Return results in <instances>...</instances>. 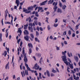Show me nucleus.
Wrapping results in <instances>:
<instances>
[{
  "label": "nucleus",
  "mask_w": 80,
  "mask_h": 80,
  "mask_svg": "<svg viewBox=\"0 0 80 80\" xmlns=\"http://www.w3.org/2000/svg\"><path fill=\"white\" fill-rule=\"evenodd\" d=\"M24 48H23V49H22V53L24 57V60L25 62V66L27 67V69L28 70V71H30L31 70V69L28 67V65L26 63H27V61H28V60L27 59V58L26 57V54L25 53V51L24 50Z\"/></svg>",
  "instance_id": "nucleus-1"
},
{
  "label": "nucleus",
  "mask_w": 80,
  "mask_h": 80,
  "mask_svg": "<svg viewBox=\"0 0 80 80\" xmlns=\"http://www.w3.org/2000/svg\"><path fill=\"white\" fill-rule=\"evenodd\" d=\"M62 59L64 63L67 66H68V65L69 64L68 62V61H67V58H66L65 57L64 58L63 57H62Z\"/></svg>",
  "instance_id": "nucleus-2"
},
{
  "label": "nucleus",
  "mask_w": 80,
  "mask_h": 80,
  "mask_svg": "<svg viewBox=\"0 0 80 80\" xmlns=\"http://www.w3.org/2000/svg\"><path fill=\"white\" fill-rule=\"evenodd\" d=\"M39 67H40L39 66H38V65L37 63H36L35 64L34 67L33 68V69H35V70H37L39 69Z\"/></svg>",
  "instance_id": "nucleus-3"
},
{
  "label": "nucleus",
  "mask_w": 80,
  "mask_h": 80,
  "mask_svg": "<svg viewBox=\"0 0 80 80\" xmlns=\"http://www.w3.org/2000/svg\"><path fill=\"white\" fill-rule=\"evenodd\" d=\"M23 12H25L26 13H29L30 12V11H28V10L25 9V8H23Z\"/></svg>",
  "instance_id": "nucleus-4"
},
{
  "label": "nucleus",
  "mask_w": 80,
  "mask_h": 80,
  "mask_svg": "<svg viewBox=\"0 0 80 80\" xmlns=\"http://www.w3.org/2000/svg\"><path fill=\"white\" fill-rule=\"evenodd\" d=\"M66 53H67V51H64V52H62V55H63L64 56H62V57H64V58H65V57H66V58H67V57H66Z\"/></svg>",
  "instance_id": "nucleus-5"
},
{
  "label": "nucleus",
  "mask_w": 80,
  "mask_h": 80,
  "mask_svg": "<svg viewBox=\"0 0 80 80\" xmlns=\"http://www.w3.org/2000/svg\"><path fill=\"white\" fill-rule=\"evenodd\" d=\"M39 77L38 76L37 77V80H40V79H42V73H39Z\"/></svg>",
  "instance_id": "nucleus-6"
},
{
  "label": "nucleus",
  "mask_w": 80,
  "mask_h": 80,
  "mask_svg": "<svg viewBox=\"0 0 80 80\" xmlns=\"http://www.w3.org/2000/svg\"><path fill=\"white\" fill-rule=\"evenodd\" d=\"M76 70L77 72H79V69L78 68H76V69L74 68V71H72V73H75V72H76Z\"/></svg>",
  "instance_id": "nucleus-7"
},
{
  "label": "nucleus",
  "mask_w": 80,
  "mask_h": 80,
  "mask_svg": "<svg viewBox=\"0 0 80 80\" xmlns=\"http://www.w3.org/2000/svg\"><path fill=\"white\" fill-rule=\"evenodd\" d=\"M43 9L42 8L40 7H38V12H40V10L41 12H43V9Z\"/></svg>",
  "instance_id": "nucleus-8"
},
{
  "label": "nucleus",
  "mask_w": 80,
  "mask_h": 80,
  "mask_svg": "<svg viewBox=\"0 0 80 80\" xmlns=\"http://www.w3.org/2000/svg\"><path fill=\"white\" fill-rule=\"evenodd\" d=\"M7 13L8 14V12L7 10V9L6 10V11H5V19L6 20L7 19V17L8 16V15H7Z\"/></svg>",
  "instance_id": "nucleus-9"
},
{
  "label": "nucleus",
  "mask_w": 80,
  "mask_h": 80,
  "mask_svg": "<svg viewBox=\"0 0 80 80\" xmlns=\"http://www.w3.org/2000/svg\"><path fill=\"white\" fill-rule=\"evenodd\" d=\"M74 58L76 62H78V58L77 56H74Z\"/></svg>",
  "instance_id": "nucleus-10"
},
{
  "label": "nucleus",
  "mask_w": 80,
  "mask_h": 80,
  "mask_svg": "<svg viewBox=\"0 0 80 80\" xmlns=\"http://www.w3.org/2000/svg\"><path fill=\"white\" fill-rule=\"evenodd\" d=\"M28 29L29 30H30V32H33V28L30 27L29 26L28 27Z\"/></svg>",
  "instance_id": "nucleus-11"
},
{
  "label": "nucleus",
  "mask_w": 80,
  "mask_h": 80,
  "mask_svg": "<svg viewBox=\"0 0 80 80\" xmlns=\"http://www.w3.org/2000/svg\"><path fill=\"white\" fill-rule=\"evenodd\" d=\"M24 38L26 41H28V40H29V37H28V36H26L24 37Z\"/></svg>",
  "instance_id": "nucleus-12"
},
{
  "label": "nucleus",
  "mask_w": 80,
  "mask_h": 80,
  "mask_svg": "<svg viewBox=\"0 0 80 80\" xmlns=\"http://www.w3.org/2000/svg\"><path fill=\"white\" fill-rule=\"evenodd\" d=\"M5 69H6L8 70L9 69V63L8 62L7 64H6L5 67Z\"/></svg>",
  "instance_id": "nucleus-13"
},
{
  "label": "nucleus",
  "mask_w": 80,
  "mask_h": 80,
  "mask_svg": "<svg viewBox=\"0 0 80 80\" xmlns=\"http://www.w3.org/2000/svg\"><path fill=\"white\" fill-rule=\"evenodd\" d=\"M7 55V52L6 51H4V52L2 54V55L4 56V57H6V55Z\"/></svg>",
  "instance_id": "nucleus-14"
},
{
  "label": "nucleus",
  "mask_w": 80,
  "mask_h": 80,
  "mask_svg": "<svg viewBox=\"0 0 80 80\" xmlns=\"http://www.w3.org/2000/svg\"><path fill=\"white\" fill-rule=\"evenodd\" d=\"M23 33L25 35H28V34H29L27 30H24V31L23 32Z\"/></svg>",
  "instance_id": "nucleus-15"
},
{
  "label": "nucleus",
  "mask_w": 80,
  "mask_h": 80,
  "mask_svg": "<svg viewBox=\"0 0 80 80\" xmlns=\"http://www.w3.org/2000/svg\"><path fill=\"white\" fill-rule=\"evenodd\" d=\"M69 66L70 68L71 69H73V64L72 63V64H70V62H68Z\"/></svg>",
  "instance_id": "nucleus-16"
},
{
  "label": "nucleus",
  "mask_w": 80,
  "mask_h": 80,
  "mask_svg": "<svg viewBox=\"0 0 80 80\" xmlns=\"http://www.w3.org/2000/svg\"><path fill=\"white\" fill-rule=\"evenodd\" d=\"M73 77H74V79H75V80H79V77L77 76L76 77L75 75H73Z\"/></svg>",
  "instance_id": "nucleus-17"
},
{
  "label": "nucleus",
  "mask_w": 80,
  "mask_h": 80,
  "mask_svg": "<svg viewBox=\"0 0 80 80\" xmlns=\"http://www.w3.org/2000/svg\"><path fill=\"white\" fill-rule=\"evenodd\" d=\"M15 3L17 4V7H18L19 6V4L20 3V1L19 0H16Z\"/></svg>",
  "instance_id": "nucleus-18"
},
{
  "label": "nucleus",
  "mask_w": 80,
  "mask_h": 80,
  "mask_svg": "<svg viewBox=\"0 0 80 80\" xmlns=\"http://www.w3.org/2000/svg\"><path fill=\"white\" fill-rule=\"evenodd\" d=\"M57 12L58 13H62V9H60V8H58V9Z\"/></svg>",
  "instance_id": "nucleus-19"
},
{
  "label": "nucleus",
  "mask_w": 80,
  "mask_h": 80,
  "mask_svg": "<svg viewBox=\"0 0 80 80\" xmlns=\"http://www.w3.org/2000/svg\"><path fill=\"white\" fill-rule=\"evenodd\" d=\"M54 2L53 0H50L48 2V4H52L53 2Z\"/></svg>",
  "instance_id": "nucleus-20"
},
{
  "label": "nucleus",
  "mask_w": 80,
  "mask_h": 80,
  "mask_svg": "<svg viewBox=\"0 0 80 80\" xmlns=\"http://www.w3.org/2000/svg\"><path fill=\"white\" fill-rule=\"evenodd\" d=\"M18 33H20V34H18V36L20 37L22 35V30L19 29V30L18 31Z\"/></svg>",
  "instance_id": "nucleus-21"
},
{
  "label": "nucleus",
  "mask_w": 80,
  "mask_h": 80,
  "mask_svg": "<svg viewBox=\"0 0 80 80\" xmlns=\"http://www.w3.org/2000/svg\"><path fill=\"white\" fill-rule=\"evenodd\" d=\"M52 72L53 73H56L57 72L56 71V70H55V69L54 68H52Z\"/></svg>",
  "instance_id": "nucleus-22"
},
{
  "label": "nucleus",
  "mask_w": 80,
  "mask_h": 80,
  "mask_svg": "<svg viewBox=\"0 0 80 80\" xmlns=\"http://www.w3.org/2000/svg\"><path fill=\"white\" fill-rule=\"evenodd\" d=\"M47 2H48V0H46L43 2H42V3H40V5H45V3H47Z\"/></svg>",
  "instance_id": "nucleus-23"
},
{
  "label": "nucleus",
  "mask_w": 80,
  "mask_h": 80,
  "mask_svg": "<svg viewBox=\"0 0 80 80\" xmlns=\"http://www.w3.org/2000/svg\"><path fill=\"white\" fill-rule=\"evenodd\" d=\"M28 46L29 48H33V46H32V44L31 43H29L28 44Z\"/></svg>",
  "instance_id": "nucleus-24"
},
{
  "label": "nucleus",
  "mask_w": 80,
  "mask_h": 80,
  "mask_svg": "<svg viewBox=\"0 0 80 80\" xmlns=\"http://www.w3.org/2000/svg\"><path fill=\"white\" fill-rule=\"evenodd\" d=\"M47 73L48 77H50V72H49V71L47 70Z\"/></svg>",
  "instance_id": "nucleus-25"
},
{
  "label": "nucleus",
  "mask_w": 80,
  "mask_h": 80,
  "mask_svg": "<svg viewBox=\"0 0 80 80\" xmlns=\"http://www.w3.org/2000/svg\"><path fill=\"white\" fill-rule=\"evenodd\" d=\"M21 75H22V77H24L25 75V72H24V71H23V72H21Z\"/></svg>",
  "instance_id": "nucleus-26"
},
{
  "label": "nucleus",
  "mask_w": 80,
  "mask_h": 80,
  "mask_svg": "<svg viewBox=\"0 0 80 80\" xmlns=\"http://www.w3.org/2000/svg\"><path fill=\"white\" fill-rule=\"evenodd\" d=\"M28 24H27L26 25H24V29H27V28L28 27Z\"/></svg>",
  "instance_id": "nucleus-27"
},
{
  "label": "nucleus",
  "mask_w": 80,
  "mask_h": 80,
  "mask_svg": "<svg viewBox=\"0 0 80 80\" xmlns=\"http://www.w3.org/2000/svg\"><path fill=\"white\" fill-rule=\"evenodd\" d=\"M57 6H54L53 8V9L54 10V12H56L57 9Z\"/></svg>",
  "instance_id": "nucleus-28"
},
{
  "label": "nucleus",
  "mask_w": 80,
  "mask_h": 80,
  "mask_svg": "<svg viewBox=\"0 0 80 80\" xmlns=\"http://www.w3.org/2000/svg\"><path fill=\"white\" fill-rule=\"evenodd\" d=\"M32 24H33V26L34 30L35 31H36V30H37V29H36V28L35 27V23H34V22H33Z\"/></svg>",
  "instance_id": "nucleus-29"
},
{
  "label": "nucleus",
  "mask_w": 80,
  "mask_h": 80,
  "mask_svg": "<svg viewBox=\"0 0 80 80\" xmlns=\"http://www.w3.org/2000/svg\"><path fill=\"white\" fill-rule=\"evenodd\" d=\"M56 50H57V51H59V50H60V47L56 46Z\"/></svg>",
  "instance_id": "nucleus-30"
},
{
  "label": "nucleus",
  "mask_w": 80,
  "mask_h": 80,
  "mask_svg": "<svg viewBox=\"0 0 80 80\" xmlns=\"http://www.w3.org/2000/svg\"><path fill=\"white\" fill-rule=\"evenodd\" d=\"M66 7H67L66 6V5H63L62 6V10H65V8H66Z\"/></svg>",
  "instance_id": "nucleus-31"
},
{
  "label": "nucleus",
  "mask_w": 80,
  "mask_h": 80,
  "mask_svg": "<svg viewBox=\"0 0 80 80\" xmlns=\"http://www.w3.org/2000/svg\"><path fill=\"white\" fill-rule=\"evenodd\" d=\"M57 4H58V3L57 2H54L53 3L52 5L53 6L55 5L54 6H57Z\"/></svg>",
  "instance_id": "nucleus-32"
},
{
  "label": "nucleus",
  "mask_w": 80,
  "mask_h": 80,
  "mask_svg": "<svg viewBox=\"0 0 80 80\" xmlns=\"http://www.w3.org/2000/svg\"><path fill=\"white\" fill-rule=\"evenodd\" d=\"M34 24H35L36 25H38V21L37 20H35L34 21Z\"/></svg>",
  "instance_id": "nucleus-33"
},
{
  "label": "nucleus",
  "mask_w": 80,
  "mask_h": 80,
  "mask_svg": "<svg viewBox=\"0 0 80 80\" xmlns=\"http://www.w3.org/2000/svg\"><path fill=\"white\" fill-rule=\"evenodd\" d=\"M30 36L32 38H34V35H33V34L32 33H31L30 34Z\"/></svg>",
  "instance_id": "nucleus-34"
},
{
  "label": "nucleus",
  "mask_w": 80,
  "mask_h": 80,
  "mask_svg": "<svg viewBox=\"0 0 80 80\" xmlns=\"http://www.w3.org/2000/svg\"><path fill=\"white\" fill-rule=\"evenodd\" d=\"M11 18L12 20H11V23H12V25H13V16H12V15H11Z\"/></svg>",
  "instance_id": "nucleus-35"
},
{
  "label": "nucleus",
  "mask_w": 80,
  "mask_h": 80,
  "mask_svg": "<svg viewBox=\"0 0 80 80\" xmlns=\"http://www.w3.org/2000/svg\"><path fill=\"white\" fill-rule=\"evenodd\" d=\"M35 15L36 16V17H38L39 15L38 14V12H36L35 13Z\"/></svg>",
  "instance_id": "nucleus-36"
},
{
  "label": "nucleus",
  "mask_w": 80,
  "mask_h": 80,
  "mask_svg": "<svg viewBox=\"0 0 80 80\" xmlns=\"http://www.w3.org/2000/svg\"><path fill=\"white\" fill-rule=\"evenodd\" d=\"M36 55L38 57H41V54L40 53H37L36 54Z\"/></svg>",
  "instance_id": "nucleus-37"
},
{
  "label": "nucleus",
  "mask_w": 80,
  "mask_h": 80,
  "mask_svg": "<svg viewBox=\"0 0 80 80\" xmlns=\"http://www.w3.org/2000/svg\"><path fill=\"white\" fill-rule=\"evenodd\" d=\"M35 40L36 42H40V41L38 39V38H35Z\"/></svg>",
  "instance_id": "nucleus-38"
},
{
  "label": "nucleus",
  "mask_w": 80,
  "mask_h": 80,
  "mask_svg": "<svg viewBox=\"0 0 80 80\" xmlns=\"http://www.w3.org/2000/svg\"><path fill=\"white\" fill-rule=\"evenodd\" d=\"M59 4L60 7H62V4L60 2H59Z\"/></svg>",
  "instance_id": "nucleus-39"
},
{
  "label": "nucleus",
  "mask_w": 80,
  "mask_h": 80,
  "mask_svg": "<svg viewBox=\"0 0 80 80\" xmlns=\"http://www.w3.org/2000/svg\"><path fill=\"white\" fill-rule=\"evenodd\" d=\"M25 72L26 75H28V70H27L26 71V70H25Z\"/></svg>",
  "instance_id": "nucleus-40"
},
{
  "label": "nucleus",
  "mask_w": 80,
  "mask_h": 80,
  "mask_svg": "<svg viewBox=\"0 0 80 80\" xmlns=\"http://www.w3.org/2000/svg\"><path fill=\"white\" fill-rule=\"evenodd\" d=\"M51 76L52 77H55V75L54 74H53V73H51L50 74Z\"/></svg>",
  "instance_id": "nucleus-41"
},
{
  "label": "nucleus",
  "mask_w": 80,
  "mask_h": 80,
  "mask_svg": "<svg viewBox=\"0 0 80 80\" xmlns=\"http://www.w3.org/2000/svg\"><path fill=\"white\" fill-rule=\"evenodd\" d=\"M43 61V58H42V57H41V59H40V60L39 61V62L40 63H42V62Z\"/></svg>",
  "instance_id": "nucleus-42"
},
{
  "label": "nucleus",
  "mask_w": 80,
  "mask_h": 80,
  "mask_svg": "<svg viewBox=\"0 0 80 80\" xmlns=\"http://www.w3.org/2000/svg\"><path fill=\"white\" fill-rule=\"evenodd\" d=\"M56 69V71L57 72H58V73H59V72H60V71H59V70H58V68H57V67H56L55 68Z\"/></svg>",
  "instance_id": "nucleus-43"
},
{
  "label": "nucleus",
  "mask_w": 80,
  "mask_h": 80,
  "mask_svg": "<svg viewBox=\"0 0 80 80\" xmlns=\"http://www.w3.org/2000/svg\"><path fill=\"white\" fill-rule=\"evenodd\" d=\"M58 24L54 23V24L53 25V27H57V26H58Z\"/></svg>",
  "instance_id": "nucleus-44"
},
{
  "label": "nucleus",
  "mask_w": 80,
  "mask_h": 80,
  "mask_svg": "<svg viewBox=\"0 0 80 80\" xmlns=\"http://www.w3.org/2000/svg\"><path fill=\"white\" fill-rule=\"evenodd\" d=\"M34 73H35L36 76H37V75H38V73L37 72V71H34Z\"/></svg>",
  "instance_id": "nucleus-45"
},
{
  "label": "nucleus",
  "mask_w": 80,
  "mask_h": 80,
  "mask_svg": "<svg viewBox=\"0 0 80 80\" xmlns=\"http://www.w3.org/2000/svg\"><path fill=\"white\" fill-rule=\"evenodd\" d=\"M48 29V30H50V25H48L47 26Z\"/></svg>",
  "instance_id": "nucleus-46"
},
{
  "label": "nucleus",
  "mask_w": 80,
  "mask_h": 80,
  "mask_svg": "<svg viewBox=\"0 0 80 80\" xmlns=\"http://www.w3.org/2000/svg\"><path fill=\"white\" fill-rule=\"evenodd\" d=\"M29 54H31L32 53V49L30 48L29 49Z\"/></svg>",
  "instance_id": "nucleus-47"
},
{
  "label": "nucleus",
  "mask_w": 80,
  "mask_h": 80,
  "mask_svg": "<svg viewBox=\"0 0 80 80\" xmlns=\"http://www.w3.org/2000/svg\"><path fill=\"white\" fill-rule=\"evenodd\" d=\"M6 49L7 50V52L8 53H9V48H7V47H6Z\"/></svg>",
  "instance_id": "nucleus-48"
},
{
  "label": "nucleus",
  "mask_w": 80,
  "mask_h": 80,
  "mask_svg": "<svg viewBox=\"0 0 80 80\" xmlns=\"http://www.w3.org/2000/svg\"><path fill=\"white\" fill-rule=\"evenodd\" d=\"M36 36H38L39 35V33H38V31H36Z\"/></svg>",
  "instance_id": "nucleus-49"
},
{
  "label": "nucleus",
  "mask_w": 80,
  "mask_h": 80,
  "mask_svg": "<svg viewBox=\"0 0 80 80\" xmlns=\"http://www.w3.org/2000/svg\"><path fill=\"white\" fill-rule=\"evenodd\" d=\"M68 34L69 35H70L72 34L71 31L69 30L68 31Z\"/></svg>",
  "instance_id": "nucleus-50"
},
{
  "label": "nucleus",
  "mask_w": 80,
  "mask_h": 80,
  "mask_svg": "<svg viewBox=\"0 0 80 80\" xmlns=\"http://www.w3.org/2000/svg\"><path fill=\"white\" fill-rule=\"evenodd\" d=\"M8 32H7L5 34V36H6V38H7L8 37Z\"/></svg>",
  "instance_id": "nucleus-51"
},
{
  "label": "nucleus",
  "mask_w": 80,
  "mask_h": 80,
  "mask_svg": "<svg viewBox=\"0 0 80 80\" xmlns=\"http://www.w3.org/2000/svg\"><path fill=\"white\" fill-rule=\"evenodd\" d=\"M67 55L68 56V57H71V55H70V53H69V52H68Z\"/></svg>",
  "instance_id": "nucleus-52"
},
{
  "label": "nucleus",
  "mask_w": 80,
  "mask_h": 80,
  "mask_svg": "<svg viewBox=\"0 0 80 80\" xmlns=\"http://www.w3.org/2000/svg\"><path fill=\"white\" fill-rule=\"evenodd\" d=\"M69 70H70V68H69V67H68L67 68V70L68 72H70V71Z\"/></svg>",
  "instance_id": "nucleus-53"
},
{
  "label": "nucleus",
  "mask_w": 80,
  "mask_h": 80,
  "mask_svg": "<svg viewBox=\"0 0 80 80\" xmlns=\"http://www.w3.org/2000/svg\"><path fill=\"white\" fill-rule=\"evenodd\" d=\"M39 29L40 31H43V28L41 27L39 28Z\"/></svg>",
  "instance_id": "nucleus-54"
},
{
  "label": "nucleus",
  "mask_w": 80,
  "mask_h": 80,
  "mask_svg": "<svg viewBox=\"0 0 80 80\" xmlns=\"http://www.w3.org/2000/svg\"><path fill=\"white\" fill-rule=\"evenodd\" d=\"M64 44H65V45H67V44H68L67 42V41H64Z\"/></svg>",
  "instance_id": "nucleus-55"
},
{
  "label": "nucleus",
  "mask_w": 80,
  "mask_h": 80,
  "mask_svg": "<svg viewBox=\"0 0 80 80\" xmlns=\"http://www.w3.org/2000/svg\"><path fill=\"white\" fill-rule=\"evenodd\" d=\"M25 2V1H23L22 2L20 3V5L22 6V5L24 3V2Z\"/></svg>",
  "instance_id": "nucleus-56"
},
{
  "label": "nucleus",
  "mask_w": 80,
  "mask_h": 80,
  "mask_svg": "<svg viewBox=\"0 0 80 80\" xmlns=\"http://www.w3.org/2000/svg\"><path fill=\"white\" fill-rule=\"evenodd\" d=\"M68 61L70 62V63H72V61H71V59H70L69 58H68Z\"/></svg>",
  "instance_id": "nucleus-57"
},
{
  "label": "nucleus",
  "mask_w": 80,
  "mask_h": 80,
  "mask_svg": "<svg viewBox=\"0 0 80 80\" xmlns=\"http://www.w3.org/2000/svg\"><path fill=\"white\" fill-rule=\"evenodd\" d=\"M29 25L31 26V27H33V24H32V23H29Z\"/></svg>",
  "instance_id": "nucleus-58"
},
{
  "label": "nucleus",
  "mask_w": 80,
  "mask_h": 80,
  "mask_svg": "<svg viewBox=\"0 0 80 80\" xmlns=\"http://www.w3.org/2000/svg\"><path fill=\"white\" fill-rule=\"evenodd\" d=\"M32 21V19H31V18H30V17H29V22H30Z\"/></svg>",
  "instance_id": "nucleus-59"
},
{
  "label": "nucleus",
  "mask_w": 80,
  "mask_h": 80,
  "mask_svg": "<svg viewBox=\"0 0 80 80\" xmlns=\"http://www.w3.org/2000/svg\"><path fill=\"white\" fill-rule=\"evenodd\" d=\"M79 25H80V24H79L78 25H77L76 26V29H78V27L79 26Z\"/></svg>",
  "instance_id": "nucleus-60"
},
{
  "label": "nucleus",
  "mask_w": 80,
  "mask_h": 80,
  "mask_svg": "<svg viewBox=\"0 0 80 80\" xmlns=\"http://www.w3.org/2000/svg\"><path fill=\"white\" fill-rule=\"evenodd\" d=\"M21 40V39H19L18 40L17 42H18V44H19V42H20Z\"/></svg>",
  "instance_id": "nucleus-61"
},
{
  "label": "nucleus",
  "mask_w": 80,
  "mask_h": 80,
  "mask_svg": "<svg viewBox=\"0 0 80 80\" xmlns=\"http://www.w3.org/2000/svg\"><path fill=\"white\" fill-rule=\"evenodd\" d=\"M46 14L47 15H49V14H50V13L48 12H46Z\"/></svg>",
  "instance_id": "nucleus-62"
},
{
  "label": "nucleus",
  "mask_w": 80,
  "mask_h": 80,
  "mask_svg": "<svg viewBox=\"0 0 80 80\" xmlns=\"http://www.w3.org/2000/svg\"><path fill=\"white\" fill-rule=\"evenodd\" d=\"M36 29L38 31H40V29H39V27L38 26L37 27Z\"/></svg>",
  "instance_id": "nucleus-63"
},
{
  "label": "nucleus",
  "mask_w": 80,
  "mask_h": 80,
  "mask_svg": "<svg viewBox=\"0 0 80 80\" xmlns=\"http://www.w3.org/2000/svg\"><path fill=\"white\" fill-rule=\"evenodd\" d=\"M46 22H47V23H48V20L49 19L48 18H46Z\"/></svg>",
  "instance_id": "nucleus-64"
}]
</instances>
